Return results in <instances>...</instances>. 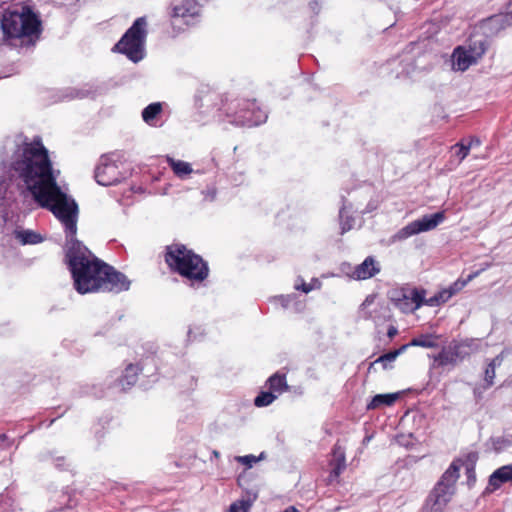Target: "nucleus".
I'll return each instance as SVG.
<instances>
[{
	"label": "nucleus",
	"instance_id": "34",
	"mask_svg": "<svg viewBox=\"0 0 512 512\" xmlns=\"http://www.w3.org/2000/svg\"><path fill=\"white\" fill-rule=\"evenodd\" d=\"M453 149L455 150V155L459 158V161H463L470 152L469 146L465 144V141L457 143L453 146Z\"/></svg>",
	"mask_w": 512,
	"mask_h": 512
},
{
	"label": "nucleus",
	"instance_id": "6",
	"mask_svg": "<svg viewBox=\"0 0 512 512\" xmlns=\"http://www.w3.org/2000/svg\"><path fill=\"white\" fill-rule=\"evenodd\" d=\"M146 37L147 20L145 17H139L115 45V50L137 63L145 56Z\"/></svg>",
	"mask_w": 512,
	"mask_h": 512
},
{
	"label": "nucleus",
	"instance_id": "8",
	"mask_svg": "<svg viewBox=\"0 0 512 512\" xmlns=\"http://www.w3.org/2000/svg\"><path fill=\"white\" fill-rule=\"evenodd\" d=\"M122 164L115 155L102 156L95 168V179L99 185L111 186L120 183L126 178L122 171Z\"/></svg>",
	"mask_w": 512,
	"mask_h": 512
},
{
	"label": "nucleus",
	"instance_id": "42",
	"mask_svg": "<svg viewBox=\"0 0 512 512\" xmlns=\"http://www.w3.org/2000/svg\"><path fill=\"white\" fill-rule=\"evenodd\" d=\"M309 284L315 286V289H320L321 287V282L318 279H312V281Z\"/></svg>",
	"mask_w": 512,
	"mask_h": 512
},
{
	"label": "nucleus",
	"instance_id": "23",
	"mask_svg": "<svg viewBox=\"0 0 512 512\" xmlns=\"http://www.w3.org/2000/svg\"><path fill=\"white\" fill-rule=\"evenodd\" d=\"M397 398L398 394L396 393L375 395L367 404V409L372 410L380 408L382 406H390L396 401Z\"/></svg>",
	"mask_w": 512,
	"mask_h": 512
},
{
	"label": "nucleus",
	"instance_id": "46",
	"mask_svg": "<svg viewBox=\"0 0 512 512\" xmlns=\"http://www.w3.org/2000/svg\"><path fill=\"white\" fill-rule=\"evenodd\" d=\"M467 472H468V474H469V476H468V477L470 478V477H471V475L474 473L473 468H467Z\"/></svg>",
	"mask_w": 512,
	"mask_h": 512
},
{
	"label": "nucleus",
	"instance_id": "37",
	"mask_svg": "<svg viewBox=\"0 0 512 512\" xmlns=\"http://www.w3.org/2000/svg\"><path fill=\"white\" fill-rule=\"evenodd\" d=\"M467 285V281H463L462 279L456 280L449 287H447V291L451 293V297L460 292Z\"/></svg>",
	"mask_w": 512,
	"mask_h": 512
},
{
	"label": "nucleus",
	"instance_id": "2",
	"mask_svg": "<svg viewBox=\"0 0 512 512\" xmlns=\"http://www.w3.org/2000/svg\"><path fill=\"white\" fill-rule=\"evenodd\" d=\"M40 20L29 7L8 8L0 11L2 41H12L40 33Z\"/></svg>",
	"mask_w": 512,
	"mask_h": 512
},
{
	"label": "nucleus",
	"instance_id": "21",
	"mask_svg": "<svg viewBox=\"0 0 512 512\" xmlns=\"http://www.w3.org/2000/svg\"><path fill=\"white\" fill-rule=\"evenodd\" d=\"M509 353L508 349H504L499 355H497L487 366L485 370L484 380L488 386L493 385L495 378V369L500 366L505 356Z\"/></svg>",
	"mask_w": 512,
	"mask_h": 512
},
{
	"label": "nucleus",
	"instance_id": "33",
	"mask_svg": "<svg viewBox=\"0 0 512 512\" xmlns=\"http://www.w3.org/2000/svg\"><path fill=\"white\" fill-rule=\"evenodd\" d=\"M400 63L404 64V65H403V69L401 70V72H397V77H399L401 75L409 76L414 72L415 66H414V63L411 58L405 57L401 60Z\"/></svg>",
	"mask_w": 512,
	"mask_h": 512
},
{
	"label": "nucleus",
	"instance_id": "27",
	"mask_svg": "<svg viewBox=\"0 0 512 512\" xmlns=\"http://www.w3.org/2000/svg\"><path fill=\"white\" fill-rule=\"evenodd\" d=\"M377 298L375 295H368L361 305V314L365 319H374L373 312L376 310Z\"/></svg>",
	"mask_w": 512,
	"mask_h": 512
},
{
	"label": "nucleus",
	"instance_id": "36",
	"mask_svg": "<svg viewBox=\"0 0 512 512\" xmlns=\"http://www.w3.org/2000/svg\"><path fill=\"white\" fill-rule=\"evenodd\" d=\"M507 18H510L512 20V2L507 7V15H505V16H503V15L493 16V17L488 19L487 24L491 25V26H494V25H496L498 23H501L504 19H507Z\"/></svg>",
	"mask_w": 512,
	"mask_h": 512
},
{
	"label": "nucleus",
	"instance_id": "9",
	"mask_svg": "<svg viewBox=\"0 0 512 512\" xmlns=\"http://www.w3.org/2000/svg\"><path fill=\"white\" fill-rule=\"evenodd\" d=\"M486 51L483 40H473L467 46L457 47L452 54L454 70L465 71L484 55Z\"/></svg>",
	"mask_w": 512,
	"mask_h": 512
},
{
	"label": "nucleus",
	"instance_id": "38",
	"mask_svg": "<svg viewBox=\"0 0 512 512\" xmlns=\"http://www.w3.org/2000/svg\"><path fill=\"white\" fill-rule=\"evenodd\" d=\"M492 441L493 446L496 450H501L510 445V442L508 440L502 438L493 439Z\"/></svg>",
	"mask_w": 512,
	"mask_h": 512
},
{
	"label": "nucleus",
	"instance_id": "35",
	"mask_svg": "<svg viewBox=\"0 0 512 512\" xmlns=\"http://www.w3.org/2000/svg\"><path fill=\"white\" fill-rule=\"evenodd\" d=\"M294 289L297 291H302L303 293L307 294L312 290H315V286L306 283L303 278L298 277L294 283Z\"/></svg>",
	"mask_w": 512,
	"mask_h": 512
},
{
	"label": "nucleus",
	"instance_id": "3",
	"mask_svg": "<svg viewBox=\"0 0 512 512\" xmlns=\"http://www.w3.org/2000/svg\"><path fill=\"white\" fill-rule=\"evenodd\" d=\"M165 261L172 271L186 278L192 285L201 283L209 274L207 263L199 255L181 244H173L167 247Z\"/></svg>",
	"mask_w": 512,
	"mask_h": 512
},
{
	"label": "nucleus",
	"instance_id": "11",
	"mask_svg": "<svg viewBox=\"0 0 512 512\" xmlns=\"http://www.w3.org/2000/svg\"><path fill=\"white\" fill-rule=\"evenodd\" d=\"M199 16L200 5L196 0H173L171 7L173 25L179 21L187 26L193 25Z\"/></svg>",
	"mask_w": 512,
	"mask_h": 512
},
{
	"label": "nucleus",
	"instance_id": "30",
	"mask_svg": "<svg viewBox=\"0 0 512 512\" xmlns=\"http://www.w3.org/2000/svg\"><path fill=\"white\" fill-rule=\"evenodd\" d=\"M407 348L406 345H403L400 349L386 353L378 357L373 363H371V367L375 364L381 363L384 368L388 367L389 363H392L396 360V358Z\"/></svg>",
	"mask_w": 512,
	"mask_h": 512
},
{
	"label": "nucleus",
	"instance_id": "26",
	"mask_svg": "<svg viewBox=\"0 0 512 512\" xmlns=\"http://www.w3.org/2000/svg\"><path fill=\"white\" fill-rule=\"evenodd\" d=\"M350 210L351 207H348L345 203L340 208L339 220L342 233L351 230L355 224V219L349 215Z\"/></svg>",
	"mask_w": 512,
	"mask_h": 512
},
{
	"label": "nucleus",
	"instance_id": "32",
	"mask_svg": "<svg viewBox=\"0 0 512 512\" xmlns=\"http://www.w3.org/2000/svg\"><path fill=\"white\" fill-rule=\"evenodd\" d=\"M264 459H266V453L265 452H261L259 454V456H255V455L249 454V455L236 456L235 457V460L238 463L245 465L247 468H252L255 463H257L259 461H262Z\"/></svg>",
	"mask_w": 512,
	"mask_h": 512
},
{
	"label": "nucleus",
	"instance_id": "28",
	"mask_svg": "<svg viewBox=\"0 0 512 512\" xmlns=\"http://www.w3.org/2000/svg\"><path fill=\"white\" fill-rule=\"evenodd\" d=\"M437 337L433 335H420L418 337L413 338L409 344L406 346H417L423 348H434L437 346L436 342Z\"/></svg>",
	"mask_w": 512,
	"mask_h": 512
},
{
	"label": "nucleus",
	"instance_id": "24",
	"mask_svg": "<svg viewBox=\"0 0 512 512\" xmlns=\"http://www.w3.org/2000/svg\"><path fill=\"white\" fill-rule=\"evenodd\" d=\"M167 162L175 175H177L179 178H184L193 171L191 165L188 162L175 160L171 157H167Z\"/></svg>",
	"mask_w": 512,
	"mask_h": 512
},
{
	"label": "nucleus",
	"instance_id": "12",
	"mask_svg": "<svg viewBox=\"0 0 512 512\" xmlns=\"http://www.w3.org/2000/svg\"><path fill=\"white\" fill-rule=\"evenodd\" d=\"M130 284L131 282L123 273L116 271L105 263V273L102 274L99 290L122 292L127 291Z\"/></svg>",
	"mask_w": 512,
	"mask_h": 512
},
{
	"label": "nucleus",
	"instance_id": "16",
	"mask_svg": "<svg viewBox=\"0 0 512 512\" xmlns=\"http://www.w3.org/2000/svg\"><path fill=\"white\" fill-rule=\"evenodd\" d=\"M258 495L254 491H246L238 500L234 501L226 512H249Z\"/></svg>",
	"mask_w": 512,
	"mask_h": 512
},
{
	"label": "nucleus",
	"instance_id": "40",
	"mask_svg": "<svg viewBox=\"0 0 512 512\" xmlns=\"http://www.w3.org/2000/svg\"><path fill=\"white\" fill-rule=\"evenodd\" d=\"M485 268L481 269L480 271H476V272H473L471 273L467 279H465L464 281H467V284L472 281L474 278H476L482 271H484Z\"/></svg>",
	"mask_w": 512,
	"mask_h": 512
},
{
	"label": "nucleus",
	"instance_id": "20",
	"mask_svg": "<svg viewBox=\"0 0 512 512\" xmlns=\"http://www.w3.org/2000/svg\"><path fill=\"white\" fill-rule=\"evenodd\" d=\"M269 390L274 394H282L288 390L286 377L283 374L275 373L266 382Z\"/></svg>",
	"mask_w": 512,
	"mask_h": 512
},
{
	"label": "nucleus",
	"instance_id": "19",
	"mask_svg": "<svg viewBox=\"0 0 512 512\" xmlns=\"http://www.w3.org/2000/svg\"><path fill=\"white\" fill-rule=\"evenodd\" d=\"M512 482V465H505L495 470L489 478V486L499 488L503 483Z\"/></svg>",
	"mask_w": 512,
	"mask_h": 512
},
{
	"label": "nucleus",
	"instance_id": "5",
	"mask_svg": "<svg viewBox=\"0 0 512 512\" xmlns=\"http://www.w3.org/2000/svg\"><path fill=\"white\" fill-rule=\"evenodd\" d=\"M463 465L461 460H454L443 473L441 479L430 492L422 507V512H443L456 491V482Z\"/></svg>",
	"mask_w": 512,
	"mask_h": 512
},
{
	"label": "nucleus",
	"instance_id": "45",
	"mask_svg": "<svg viewBox=\"0 0 512 512\" xmlns=\"http://www.w3.org/2000/svg\"><path fill=\"white\" fill-rule=\"evenodd\" d=\"M212 455H213L215 458H219V457H220V453H219L217 450H213Z\"/></svg>",
	"mask_w": 512,
	"mask_h": 512
},
{
	"label": "nucleus",
	"instance_id": "4",
	"mask_svg": "<svg viewBox=\"0 0 512 512\" xmlns=\"http://www.w3.org/2000/svg\"><path fill=\"white\" fill-rule=\"evenodd\" d=\"M218 100L219 97L211 93V120L227 121L239 127H253L264 123L267 119V114L257 107L254 101L231 102L222 111L221 108L215 110Z\"/></svg>",
	"mask_w": 512,
	"mask_h": 512
},
{
	"label": "nucleus",
	"instance_id": "17",
	"mask_svg": "<svg viewBox=\"0 0 512 512\" xmlns=\"http://www.w3.org/2000/svg\"><path fill=\"white\" fill-rule=\"evenodd\" d=\"M145 367L142 366L141 368L138 367V365L129 364L126 369L124 370L121 377L118 379V386L122 390H126L133 386L138 377L139 371H144Z\"/></svg>",
	"mask_w": 512,
	"mask_h": 512
},
{
	"label": "nucleus",
	"instance_id": "10",
	"mask_svg": "<svg viewBox=\"0 0 512 512\" xmlns=\"http://www.w3.org/2000/svg\"><path fill=\"white\" fill-rule=\"evenodd\" d=\"M425 290L403 287L391 293V301L403 313H412L425 305Z\"/></svg>",
	"mask_w": 512,
	"mask_h": 512
},
{
	"label": "nucleus",
	"instance_id": "41",
	"mask_svg": "<svg viewBox=\"0 0 512 512\" xmlns=\"http://www.w3.org/2000/svg\"><path fill=\"white\" fill-rule=\"evenodd\" d=\"M397 328L394 326H390L387 331V335L389 338H393L397 334Z\"/></svg>",
	"mask_w": 512,
	"mask_h": 512
},
{
	"label": "nucleus",
	"instance_id": "18",
	"mask_svg": "<svg viewBox=\"0 0 512 512\" xmlns=\"http://www.w3.org/2000/svg\"><path fill=\"white\" fill-rule=\"evenodd\" d=\"M333 458L330 462L332 471L330 477L337 478L346 468L345 452L339 445H335L332 452Z\"/></svg>",
	"mask_w": 512,
	"mask_h": 512
},
{
	"label": "nucleus",
	"instance_id": "14",
	"mask_svg": "<svg viewBox=\"0 0 512 512\" xmlns=\"http://www.w3.org/2000/svg\"><path fill=\"white\" fill-rule=\"evenodd\" d=\"M465 347H469L467 342H463L460 344H455L454 346H449L447 349H443L436 357L435 362L439 366H446L449 364H455L458 359L463 358L465 352L463 349Z\"/></svg>",
	"mask_w": 512,
	"mask_h": 512
},
{
	"label": "nucleus",
	"instance_id": "44",
	"mask_svg": "<svg viewBox=\"0 0 512 512\" xmlns=\"http://www.w3.org/2000/svg\"><path fill=\"white\" fill-rule=\"evenodd\" d=\"M283 512H299V510L296 509L294 506H290L286 508Z\"/></svg>",
	"mask_w": 512,
	"mask_h": 512
},
{
	"label": "nucleus",
	"instance_id": "1",
	"mask_svg": "<svg viewBox=\"0 0 512 512\" xmlns=\"http://www.w3.org/2000/svg\"><path fill=\"white\" fill-rule=\"evenodd\" d=\"M59 175L41 140L30 142L22 135L8 139L0 152V225L12 221L19 209L18 196L28 193L64 226L66 259L76 291L93 293L99 291L105 263L74 239L78 205L68 194V188L57 183Z\"/></svg>",
	"mask_w": 512,
	"mask_h": 512
},
{
	"label": "nucleus",
	"instance_id": "39",
	"mask_svg": "<svg viewBox=\"0 0 512 512\" xmlns=\"http://www.w3.org/2000/svg\"><path fill=\"white\" fill-rule=\"evenodd\" d=\"M465 144L469 146V149L479 147L481 145V141L477 137H471L468 140L465 141Z\"/></svg>",
	"mask_w": 512,
	"mask_h": 512
},
{
	"label": "nucleus",
	"instance_id": "13",
	"mask_svg": "<svg viewBox=\"0 0 512 512\" xmlns=\"http://www.w3.org/2000/svg\"><path fill=\"white\" fill-rule=\"evenodd\" d=\"M343 271L352 279L366 280L380 272V265L373 257L369 256L361 264L357 265L351 273L344 268Z\"/></svg>",
	"mask_w": 512,
	"mask_h": 512
},
{
	"label": "nucleus",
	"instance_id": "22",
	"mask_svg": "<svg viewBox=\"0 0 512 512\" xmlns=\"http://www.w3.org/2000/svg\"><path fill=\"white\" fill-rule=\"evenodd\" d=\"M272 301L279 303L283 308H290L293 304L294 310L300 312L303 310V303L298 299L295 294L278 295L272 298Z\"/></svg>",
	"mask_w": 512,
	"mask_h": 512
},
{
	"label": "nucleus",
	"instance_id": "15",
	"mask_svg": "<svg viewBox=\"0 0 512 512\" xmlns=\"http://www.w3.org/2000/svg\"><path fill=\"white\" fill-rule=\"evenodd\" d=\"M13 235L22 245H35L44 241V237L40 233L31 229L16 228Z\"/></svg>",
	"mask_w": 512,
	"mask_h": 512
},
{
	"label": "nucleus",
	"instance_id": "29",
	"mask_svg": "<svg viewBox=\"0 0 512 512\" xmlns=\"http://www.w3.org/2000/svg\"><path fill=\"white\" fill-rule=\"evenodd\" d=\"M451 298V293L446 288L440 290L434 296L425 298V305L435 307L446 303Z\"/></svg>",
	"mask_w": 512,
	"mask_h": 512
},
{
	"label": "nucleus",
	"instance_id": "43",
	"mask_svg": "<svg viewBox=\"0 0 512 512\" xmlns=\"http://www.w3.org/2000/svg\"><path fill=\"white\" fill-rule=\"evenodd\" d=\"M376 207V205H372L371 203H369L365 211H363V213L371 212L372 210L376 209Z\"/></svg>",
	"mask_w": 512,
	"mask_h": 512
},
{
	"label": "nucleus",
	"instance_id": "25",
	"mask_svg": "<svg viewBox=\"0 0 512 512\" xmlns=\"http://www.w3.org/2000/svg\"><path fill=\"white\" fill-rule=\"evenodd\" d=\"M161 111H162V106L160 103L149 104L142 111V118H143L144 122H146L150 126H156V119L160 115Z\"/></svg>",
	"mask_w": 512,
	"mask_h": 512
},
{
	"label": "nucleus",
	"instance_id": "7",
	"mask_svg": "<svg viewBox=\"0 0 512 512\" xmlns=\"http://www.w3.org/2000/svg\"><path fill=\"white\" fill-rule=\"evenodd\" d=\"M445 220L444 212L424 215L422 218L414 220L398 230L392 237L391 242H400L411 236L431 231Z\"/></svg>",
	"mask_w": 512,
	"mask_h": 512
},
{
	"label": "nucleus",
	"instance_id": "31",
	"mask_svg": "<svg viewBox=\"0 0 512 512\" xmlns=\"http://www.w3.org/2000/svg\"><path fill=\"white\" fill-rule=\"evenodd\" d=\"M277 399V395L269 391H262L254 399V405L256 407H266L272 404Z\"/></svg>",
	"mask_w": 512,
	"mask_h": 512
}]
</instances>
